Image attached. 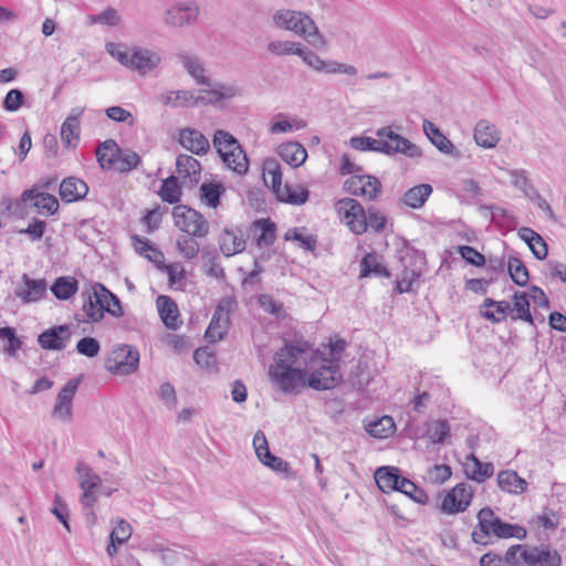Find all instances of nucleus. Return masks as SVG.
<instances>
[{"instance_id":"1","label":"nucleus","mask_w":566,"mask_h":566,"mask_svg":"<svg viewBox=\"0 0 566 566\" xmlns=\"http://www.w3.org/2000/svg\"><path fill=\"white\" fill-rule=\"evenodd\" d=\"M316 356L307 342L297 345L286 343L275 353L269 376L283 392L291 394L296 387L306 386L307 371Z\"/></svg>"},{"instance_id":"2","label":"nucleus","mask_w":566,"mask_h":566,"mask_svg":"<svg viewBox=\"0 0 566 566\" xmlns=\"http://www.w3.org/2000/svg\"><path fill=\"white\" fill-rule=\"evenodd\" d=\"M273 23L276 28L292 31L304 38L315 48L326 44L324 36L319 33L315 22L301 11L281 9L273 14Z\"/></svg>"},{"instance_id":"3","label":"nucleus","mask_w":566,"mask_h":566,"mask_svg":"<svg viewBox=\"0 0 566 566\" xmlns=\"http://www.w3.org/2000/svg\"><path fill=\"white\" fill-rule=\"evenodd\" d=\"M212 143L221 160L229 169L241 176L248 172V156L233 135L223 129H217Z\"/></svg>"},{"instance_id":"4","label":"nucleus","mask_w":566,"mask_h":566,"mask_svg":"<svg viewBox=\"0 0 566 566\" xmlns=\"http://www.w3.org/2000/svg\"><path fill=\"white\" fill-rule=\"evenodd\" d=\"M314 352L317 353V356L312 363L310 369L312 371H307L306 386L318 391L337 387L343 380L337 360L328 361L319 355L318 350Z\"/></svg>"},{"instance_id":"5","label":"nucleus","mask_w":566,"mask_h":566,"mask_svg":"<svg viewBox=\"0 0 566 566\" xmlns=\"http://www.w3.org/2000/svg\"><path fill=\"white\" fill-rule=\"evenodd\" d=\"M172 216L176 227L191 237L205 238L209 233L208 220L199 211L188 206H176L172 209Z\"/></svg>"},{"instance_id":"6","label":"nucleus","mask_w":566,"mask_h":566,"mask_svg":"<svg viewBox=\"0 0 566 566\" xmlns=\"http://www.w3.org/2000/svg\"><path fill=\"white\" fill-rule=\"evenodd\" d=\"M139 352L135 346L123 344L114 348L106 359V369L115 375H130L138 369Z\"/></svg>"},{"instance_id":"7","label":"nucleus","mask_w":566,"mask_h":566,"mask_svg":"<svg viewBox=\"0 0 566 566\" xmlns=\"http://www.w3.org/2000/svg\"><path fill=\"white\" fill-rule=\"evenodd\" d=\"M335 210L355 234H363L367 231V213L356 199L342 198L337 200Z\"/></svg>"},{"instance_id":"8","label":"nucleus","mask_w":566,"mask_h":566,"mask_svg":"<svg viewBox=\"0 0 566 566\" xmlns=\"http://www.w3.org/2000/svg\"><path fill=\"white\" fill-rule=\"evenodd\" d=\"M199 13L200 8L197 2H177L165 11L164 22L168 27L184 28L195 23Z\"/></svg>"},{"instance_id":"9","label":"nucleus","mask_w":566,"mask_h":566,"mask_svg":"<svg viewBox=\"0 0 566 566\" xmlns=\"http://www.w3.org/2000/svg\"><path fill=\"white\" fill-rule=\"evenodd\" d=\"M234 301L232 298H223L216 307L212 318L206 329L205 337L210 343L221 340L228 332L230 325L229 313Z\"/></svg>"},{"instance_id":"10","label":"nucleus","mask_w":566,"mask_h":566,"mask_svg":"<svg viewBox=\"0 0 566 566\" xmlns=\"http://www.w3.org/2000/svg\"><path fill=\"white\" fill-rule=\"evenodd\" d=\"M473 499V489L465 482L458 483L447 492L440 510L447 514L464 512Z\"/></svg>"},{"instance_id":"11","label":"nucleus","mask_w":566,"mask_h":566,"mask_svg":"<svg viewBox=\"0 0 566 566\" xmlns=\"http://www.w3.org/2000/svg\"><path fill=\"white\" fill-rule=\"evenodd\" d=\"M344 190L353 196H366L375 200L381 191V182L377 177L361 172L347 178Z\"/></svg>"},{"instance_id":"12","label":"nucleus","mask_w":566,"mask_h":566,"mask_svg":"<svg viewBox=\"0 0 566 566\" xmlns=\"http://www.w3.org/2000/svg\"><path fill=\"white\" fill-rule=\"evenodd\" d=\"M72 337L70 325H56L43 331L38 336V344L45 350H63Z\"/></svg>"},{"instance_id":"13","label":"nucleus","mask_w":566,"mask_h":566,"mask_svg":"<svg viewBox=\"0 0 566 566\" xmlns=\"http://www.w3.org/2000/svg\"><path fill=\"white\" fill-rule=\"evenodd\" d=\"M80 382V378H73L62 387L57 394L56 401L52 410L53 417L59 418L64 422H70L72 420V402Z\"/></svg>"},{"instance_id":"14","label":"nucleus","mask_w":566,"mask_h":566,"mask_svg":"<svg viewBox=\"0 0 566 566\" xmlns=\"http://www.w3.org/2000/svg\"><path fill=\"white\" fill-rule=\"evenodd\" d=\"M253 447L259 460L264 465L279 473H289L291 471L289 462L271 453L265 434L261 430L256 431L253 437Z\"/></svg>"},{"instance_id":"15","label":"nucleus","mask_w":566,"mask_h":566,"mask_svg":"<svg viewBox=\"0 0 566 566\" xmlns=\"http://www.w3.org/2000/svg\"><path fill=\"white\" fill-rule=\"evenodd\" d=\"M91 291H83L81 297L83 301L82 311L84 312L86 319L82 318L80 314L74 315V319L77 323L94 322L97 323L103 319L105 307L101 305V293L97 291V283L92 286Z\"/></svg>"},{"instance_id":"16","label":"nucleus","mask_w":566,"mask_h":566,"mask_svg":"<svg viewBox=\"0 0 566 566\" xmlns=\"http://www.w3.org/2000/svg\"><path fill=\"white\" fill-rule=\"evenodd\" d=\"M499 516H495L493 510L489 506L481 509L478 513V525L474 527L471 537L473 543L488 546L491 544L486 538L492 533L495 534V521Z\"/></svg>"},{"instance_id":"17","label":"nucleus","mask_w":566,"mask_h":566,"mask_svg":"<svg viewBox=\"0 0 566 566\" xmlns=\"http://www.w3.org/2000/svg\"><path fill=\"white\" fill-rule=\"evenodd\" d=\"M161 62V57L158 53L134 46L130 50L128 69L138 72L140 75H146L156 69Z\"/></svg>"},{"instance_id":"18","label":"nucleus","mask_w":566,"mask_h":566,"mask_svg":"<svg viewBox=\"0 0 566 566\" xmlns=\"http://www.w3.org/2000/svg\"><path fill=\"white\" fill-rule=\"evenodd\" d=\"M24 287H18L14 291L15 297L23 304L35 303L46 296V281L44 279H31L28 274L22 275Z\"/></svg>"},{"instance_id":"19","label":"nucleus","mask_w":566,"mask_h":566,"mask_svg":"<svg viewBox=\"0 0 566 566\" xmlns=\"http://www.w3.org/2000/svg\"><path fill=\"white\" fill-rule=\"evenodd\" d=\"M179 144L192 154L202 156L210 149L207 137L196 128H184L179 132Z\"/></svg>"},{"instance_id":"20","label":"nucleus","mask_w":566,"mask_h":566,"mask_svg":"<svg viewBox=\"0 0 566 566\" xmlns=\"http://www.w3.org/2000/svg\"><path fill=\"white\" fill-rule=\"evenodd\" d=\"M201 93V95H195L193 106L212 105L219 103L222 99L232 98L237 95L238 88L232 85L217 83L214 84L213 88L202 90Z\"/></svg>"},{"instance_id":"21","label":"nucleus","mask_w":566,"mask_h":566,"mask_svg":"<svg viewBox=\"0 0 566 566\" xmlns=\"http://www.w3.org/2000/svg\"><path fill=\"white\" fill-rule=\"evenodd\" d=\"M475 143L483 148H494L500 139L501 132L488 119H480L474 127L473 134Z\"/></svg>"},{"instance_id":"22","label":"nucleus","mask_w":566,"mask_h":566,"mask_svg":"<svg viewBox=\"0 0 566 566\" xmlns=\"http://www.w3.org/2000/svg\"><path fill=\"white\" fill-rule=\"evenodd\" d=\"M157 308L164 325L168 329L176 331L179 328L181 321L179 319V310L176 302L167 295L157 297Z\"/></svg>"},{"instance_id":"23","label":"nucleus","mask_w":566,"mask_h":566,"mask_svg":"<svg viewBox=\"0 0 566 566\" xmlns=\"http://www.w3.org/2000/svg\"><path fill=\"white\" fill-rule=\"evenodd\" d=\"M83 111L73 108L61 126V139L64 146L75 148L80 140V116Z\"/></svg>"},{"instance_id":"24","label":"nucleus","mask_w":566,"mask_h":566,"mask_svg":"<svg viewBox=\"0 0 566 566\" xmlns=\"http://www.w3.org/2000/svg\"><path fill=\"white\" fill-rule=\"evenodd\" d=\"M402 478L401 470L397 467H380L374 473L375 482L384 493L397 491Z\"/></svg>"},{"instance_id":"25","label":"nucleus","mask_w":566,"mask_h":566,"mask_svg":"<svg viewBox=\"0 0 566 566\" xmlns=\"http://www.w3.org/2000/svg\"><path fill=\"white\" fill-rule=\"evenodd\" d=\"M521 558L528 566H560L562 564V558L557 551L549 547L542 551L534 547L533 552H523Z\"/></svg>"},{"instance_id":"26","label":"nucleus","mask_w":566,"mask_h":566,"mask_svg":"<svg viewBox=\"0 0 566 566\" xmlns=\"http://www.w3.org/2000/svg\"><path fill=\"white\" fill-rule=\"evenodd\" d=\"M359 277H390V271L382 262V256L376 252L367 253L360 261Z\"/></svg>"},{"instance_id":"27","label":"nucleus","mask_w":566,"mask_h":566,"mask_svg":"<svg viewBox=\"0 0 566 566\" xmlns=\"http://www.w3.org/2000/svg\"><path fill=\"white\" fill-rule=\"evenodd\" d=\"M87 192L88 186L86 182L75 177H67L60 185V197L67 203L85 198Z\"/></svg>"},{"instance_id":"28","label":"nucleus","mask_w":566,"mask_h":566,"mask_svg":"<svg viewBox=\"0 0 566 566\" xmlns=\"http://www.w3.org/2000/svg\"><path fill=\"white\" fill-rule=\"evenodd\" d=\"M518 237L527 244L537 260H545L548 255V245L541 234L528 227H522Z\"/></svg>"},{"instance_id":"29","label":"nucleus","mask_w":566,"mask_h":566,"mask_svg":"<svg viewBox=\"0 0 566 566\" xmlns=\"http://www.w3.org/2000/svg\"><path fill=\"white\" fill-rule=\"evenodd\" d=\"M423 132L430 142L443 154L459 157L460 153L441 130L431 122H423Z\"/></svg>"},{"instance_id":"30","label":"nucleus","mask_w":566,"mask_h":566,"mask_svg":"<svg viewBox=\"0 0 566 566\" xmlns=\"http://www.w3.org/2000/svg\"><path fill=\"white\" fill-rule=\"evenodd\" d=\"M176 167L181 179L188 178L192 186L199 182L201 165L195 157L180 154L176 159Z\"/></svg>"},{"instance_id":"31","label":"nucleus","mask_w":566,"mask_h":566,"mask_svg":"<svg viewBox=\"0 0 566 566\" xmlns=\"http://www.w3.org/2000/svg\"><path fill=\"white\" fill-rule=\"evenodd\" d=\"M277 154L282 160L294 168L302 166L307 158L305 147L297 142L281 144L277 148Z\"/></svg>"},{"instance_id":"32","label":"nucleus","mask_w":566,"mask_h":566,"mask_svg":"<svg viewBox=\"0 0 566 566\" xmlns=\"http://www.w3.org/2000/svg\"><path fill=\"white\" fill-rule=\"evenodd\" d=\"M245 245L247 243L242 234H237L232 230L223 229L219 237L220 251L227 258L244 251Z\"/></svg>"},{"instance_id":"33","label":"nucleus","mask_w":566,"mask_h":566,"mask_svg":"<svg viewBox=\"0 0 566 566\" xmlns=\"http://www.w3.org/2000/svg\"><path fill=\"white\" fill-rule=\"evenodd\" d=\"M499 488L510 494H522L526 491L527 482L513 470H503L497 474Z\"/></svg>"},{"instance_id":"34","label":"nucleus","mask_w":566,"mask_h":566,"mask_svg":"<svg viewBox=\"0 0 566 566\" xmlns=\"http://www.w3.org/2000/svg\"><path fill=\"white\" fill-rule=\"evenodd\" d=\"M511 304V318L512 321H523L531 325L534 324V318L530 311V298L526 292L515 291Z\"/></svg>"},{"instance_id":"35","label":"nucleus","mask_w":566,"mask_h":566,"mask_svg":"<svg viewBox=\"0 0 566 566\" xmlns=\"http://www.w3.org/2000/svg\"><path fill=\"white\" fill-rule=\"evenodd\" d=\"M117 155H120V147L114 139H106L96 148L97 163L104 170H111L115 167Z\"/></svg>"},{"instance_id":"36","label":"nucleus","mask_w":566,"mask_h":566,"mask_svg":"<svg viewBox=\"0 0 566 566\" xmlns=\"http://www.w3.org/2000/svg\"><path fill=\"white\" fill-rule=\"evenodd\" d=\"M177 57L198 84L211 86V81L205 75V67L199 57L192 56L187 52L178 53Z\"/></svg>"},{"instance_id":"37","label":"nucleus","mask_w":566,"mask_h":566,"mask_svg":"<svg viewBox=\"0 0 566 566\" xmlns=\"http://www.w3.org/2000/svg\"><path fill=\"white\" fill-rule=\"evenodd\" d=\"M275 197L281 202L301 206L308 200L310 191L303 186H292L286 182L284 187L279 190V195H275Z\"/></svg>"},{"instance_id":"38","label":"nucleus","mask_w":566,"mask_h":566,"mask_svg":"<svg viewBox=\"0 0 566 566\" xmlns=\"http://www.w3.org/2000/svg\"><path fill=\"white\" fill-rule=\"evenodd\" d=\"M432 191V186L429 184L417 185L405 192L401 202L412 209H419L426 203Z\"/></svg>"},{"instance_id":"39","label":"nucleus","mask_w":566,"mask_h":566,"mask_svg":"<svg viewBox=\"0 0 566 566\" xmlns=\"http://www.w3.org/2000/svg\"><path fill=\"white\" fill-rule=\"evenodd\" d=\"M50 290L57 300L67 301L77 293L78 282L73 276H59Z\"/></svg>"},{"instance_id":"40","label":"nucleus","mask_w":566,"mask_h":566,"mask_svg":"<svg viewBox=\"0 0 566 566\" xmlns=\"http://www.w3.org/2000/svg\"><path fill=\"white\" fill-rule=\"evenodd\" d=\"M468 460L473 462L472 469L470 464L465 465V475L468 479L481 483L493 475L494 467L492 463L481 462L474 454L469 455Z\"/></svg>"},{"instance_id":"41","label":"nucleus","mask_w":566,"mask_h":566,"mask_svg":"<svg viewBox=\"0 0 566 566\" xmlns=\"http://www.w3.org/2000/svg\"><path fill=\"white\" fill-rule=\"evenodd\" d=\"M396 429L395 421L390 416H384L366 424V431L374 438L386 439L390 437Z\"/></svg>"},{"instance_id":"42","label":"nucleus","mask_w":566,"mask_h":566,"mask_svg":"<svg viewBox=\"0 0 566 566\" xmlns=\"http://www.w3.org/2000/svg\"><path fill=\"white\" fill-rule=\"evenodd\" d=\"M181 193V187L177 177L169 176L161 181L158 195L163 201L175 205L180 201Z\"/></svg>"},{"instance_id":"43","label":"nucleus","mask_w":566,"mask_h":566,"mask_svg":"<svg viewBox=\"0 0 566 566\" xmlns=\"http://www.w3.org/2000/svg\"><path fill=\"white\" fill-rule=\"evenodd\" d=\"M394 139L397 140L396 146L392 148L386 144L385 154L386 155H395V154H403L409 158H418L421 156V149L409 139L405 138L401 135H395Z\"/></svg>"},{"instance_id":"44","label":"nucleus","mask_w":566,"mask_h":566,"mask_svg":"<svg viewBox=\"0 0 566 566\" xmlns=\"http://www.w3.org/2000/svg\"><path fill=\"white\" fill-rule=\"evenodd\" d=\"M75 471L80 476L81 489L98 490V488L102 486L101 476L97 475L87 463L78 461Z\"/></svg>"},{"instance_id":"45","label":"nucleus","mask_w":566,"mask_h":566,"mask_svg":"<svg viewBox=\"0 0 566 566\" xmlns=\"http://www.w3.org/2000/svg\"><path fill=\"white\" fill-rule=\"evenodd\" d=\"M507 271L512 281L518 286H526L530 281V273L523 261L517 256H510Z\"/></svg>"},{"instance_id":"46","label":"nucleus","mask_w":566,"mask_h":566,"mask_svg":"<svg viewBox=\"0 0 566 566\" xmlns=\"http://www.w3.org/2000/svg\"><path fill=\"white\" fill-rule=\"evenodd\" d=\"M140 163L142 158L136 151L132 149L123 150L120 148V155H117L115 167H113V169L120 174H127L136 169Z\"/></svg>"},{"instance_id":"47","label":"nucleus","mask_w":566,"mask_h":566,"mask_svg":"<svg viewBox=\"0 0 566 566\" xmlns=\"http://www.w3.org/2000/svg\"><path fill=\"white\" fill-rule=\"evenodd\" d=\"M226 188L218 182H203L200 186V198L209 207L217 208L220 205L221 196L224 193Z\"/></svg>"},{"instance_id":"48","label":"nucleus","mask_w":566,"mask_h":566,"mask_svg":"<svg viewBox=\"0 0 566 566\" xmlns=\"http://www.w3.org/2000/svg\"><path fill=\"white\" fill-rule=\"evenodd\" d=\"M527 535V532L525 527L518 525V524H511L507 522H504L502 518L499 517L497 521H495V534L497 538H517V539H524Z\"/></svg>"},{"instance_id":"49","label":"nucleus","mask_w":566,"mask_h":566,"mask_svg":"<svg viewBox=\"0 0 566 566\" xmlns=\"http://www.w3.org/2000/svg\"><path fill=\"white\" fill-rule=\"evenodd\" d=\"M304 230L305 228L289 229L284 234V239L286 241H296L300 248L310 252H314L317 245V238L316 235L312 234H303L302 231Z\"/></svg>"},{"instance_id":"50","label":"nucleus","mask_w":566,"mask_h":566,"mask_svg":"<svg viewBox=\"0 0 566 566\" xmlns=\"http://www.w3.org/2000/svg\"><path fill=\"white\" fill-rule=\"evenodd\" d=\"M254 226L261 230V234L256 238L258 247L272 245L275 241L276 226L270 219H260L254 222Z\"/></svg>"},{"instance_id":"51","label":"nucleus","mask_w":566,"mask_h":566,"mask_svg":"<svg viewBox=\"0 0 566 566\" xmlns=\"http://www.w3.org/2000/svg\"><path fill=\"white\" fill-rule=\"evenodd\" d=\"M195 94L191 91H175L166 95H161L160 99L165 105H172L174 107L193 106Z\"/></svg>"},{"instance_id":"52","label":"nucleus","mask_w":566,"mask_h":566,"mask_svg":"<svg viewBox=\"0 0 566 566\" xmlns=\"http://www.w3.org/2000/svg\"><path fill=\"white\" fill-rule=\"evenodd\" d=\"M349 143L354 149L360 151H377L385 154V147H387L385 143L379 142V138L376 139L367 136L352 137Z\"/></svg>"},{"instance_id":"53","label":"nucleus","mask_w":566,"mask_h":566,"mask_svg":"<svg viewBox=\"0 0 566 566\" xmlns=\"http://www.w3.org/2000/svg\"><path fill=\"white\" fill-rule=\"evenodd\" d=\"M510 176L512 177V184L521 189L530 199H533V196L538 192L527 178L526 170L513 169L510 171Z\"/></svg>"},{"instance_id":"54","label":"nucleus","mask_w":566,"mask_h":566,"mask_svg":"<svg viewBox=\"0 0 566 566\" xmlns=\"http://www.w3.org/2000/svg\"><path fill=\"white\" fill-rule=\"evenodd\" d=\"M0 339L8 340L3 352L11 357H14L22 347V340L17 336L15 329L11 326L0 327Z\"/></svg>"},{"instance_id":"55","label":"nucleus","mask_w":566,"mask_h":566,"mask_svg":"<svg viewBox=\"0 0 566 566\" xmlns=\"http://www.w3.org/2000/svg\"><path fill=\"white\" fill-rule=\"evenodd\" d=\"M427 433L432 443H443L450 436L449 422L444 419L436 420L429 424Z\"/></svg>"},{"instance_id":"56","label":"nucleus","mask_w":566,"mask_h":566,"mask_svg":"<svg viewBox=\"0 0 566 566\" xmlns=\"http://www.w3.org/2000/svg\"><path fill=\"white\" fill-rule=\"evenodd\" d=\"M35 197L36 201L33 202V207H35L40 213L52 216L57 211L59 201L53 195L42 192Z\"/></svg>"},{"instance_id":"57","label":"nucleus","mask_w":566,"mask_h":566,"mask_svg":"<svg viewBox=\"0 0 566 566\" xmlns=\"http://www.w3.org/2000/svg\"><path fill=\"white\" fill-rule=\"evenodd\" d=\"M301 44L293 41H272L268 44V50L274 55L301 54Z\"/></svg>"},{"instance_id":"58","label":"nucleus","mask_w":566,"mask_h":566,"mask_svg":"<svg viewBox=\"0 0 566 566\" xmlns=\"http://www.w3.org/2000/svg\"><path fill=\"white\" fill-rule=\"evenodd\" d=\"M264 174L271 176V189L274 195H279V190L282 188V172L280 165L275 159H268L263 164Z\"/></svg>"},{"instance_id":"59","label":"nucleus","mask_w":566,"mask_h":566,"mask_svg":"<svg viewBox=\"0 0 566 566\" xmlns=\"http://www.w3.org/2000/svg\"><path fill=\"white\" fill-rule=\"evenodd\" d=\"M76 352L87 358L96 357L101 352V344L94 337H83L76 344Z\"/></svg>"},{"instance_id":"60","label":"nucleus","mask_w":566,"mask_h":566,"mask_svg":"<svg viewBox=\"0 0 566 566\" xmlns=\"http://www.w3.org/2000/svg\"><path fill=\"white\" fill-rule=\"evenodd\" d=\"M258 302L264 312L270 313V314L276 316L277 318L283 316V314H284L283 304L277 302L272 295L261 294L258 297Z\"/></svg>"},{"instance_id":"61","label":"nucleus","mask_w":566,"mask_h":566,"mask_svg":"<svg viewBox=\"0 0 566 566\" xmlns=\"http://www.w3.org/2000/svg\"><path fill=\"white\" fill-rule=\"evenodd\" d=\"M24 99L25 97L21 90L12 88L7 93L2 106L8 112H17L23 106Z\"/></svg>"},{"instance_id":"62","label":"nucleus","mask_w":566,"mask_h":566,"mask_svg":"<svg viewBox=\"0 0 566 566\" xmlns=\"http://www.w3.org/2000/svg\"><path fill=\"white\" fill-rule=\"evenodd\" d=\"M458 251L461 258L465 260L467 263L478 268L485 265V256L482 253H480L475 248L471 245H460Z\"/></svg>"},{"instance_id":"63","label":"nucleus","mask_w":566,"mask_h":566,"mask_svg":"<svg viewBox=\"0 0 566 566\" xmlns=\"http://www.w3.org/2000/svg\"><path fill=\"white\" fill-rule=\"evenodd\" d=\"M419 277V272L415 270H408L405 265L402 271V277L397 280L395 291L398 294L410 292L412 290V283Z\"/></svg>"},{"instance_id":"64","label":"nucleus","mask_w":566,"mask_h":566,"mask_svg":"<svg viewBox=\"0 0 566 566\" xmlns=\"http://www.w3.org/2000/svg\"><path fill=\"white\" fill-rule=\"evenodd\" d=\"M177 249L187 260L195 259L200 251L199 243L193 238L179 239Z\"/></svg>"}]
</instances>
